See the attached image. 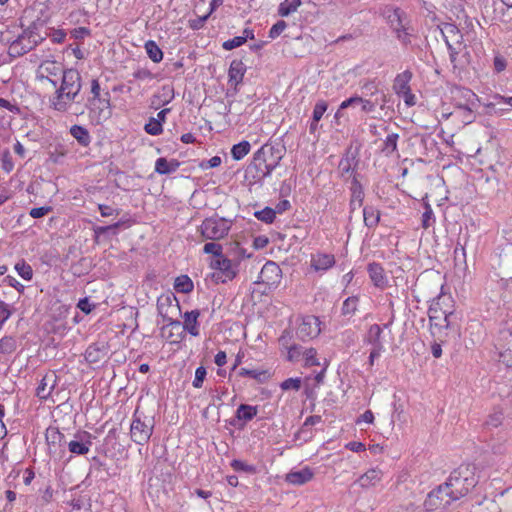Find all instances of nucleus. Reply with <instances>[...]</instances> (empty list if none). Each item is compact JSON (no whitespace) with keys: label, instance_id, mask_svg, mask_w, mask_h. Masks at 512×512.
I'll return each instance as SVG.
<instances>
[{"label":"nucleus","instance_id":"864d4df0","mask_svg":"<svg viewBox=\"0 0 512 512\" xmlns=\"http://www.w3.org/2000/svg\"><path fill=\"white\" fill-rule=\"evenodd\" d=\"M390 22L393 26L394 30L397 32L398 38H401V32L403 30V25L401 23V15L399 10H395L393 14L390 16Z\"/></svg>","mask_w":512,"mask_h":512},{"label":"nucleus","instance_id":"3c124183","mask_svg":"<svg viewBox=\"0 0 512 512\" xmlns=\"http://www.w3.org/2000/svg\"><path fill=\"white\" fill-rule=\"evenodd\" d=\"M301 384H302V381H301V378H299V377L288 378L280 384V388L284 391H287V390L298 391L301 388Z\"/></svg>","mask_w":512,"mask_h":512},{"label":"nucleus","instance_id":"cd10ccee","mask_svg":"<svg viewBox=\"0 0 512 512\" xmlns=\"http://www.w3.org/2000/svg\"><path fill=\"white\" fill-rule=\"evenodd\" d=\"M412 73L408 70L398 74L394 80L393 89L397 95L410 89L409 82L411 81Z\"/></svg>","mask_w":512,"mask_h":512},{"label":"nucleus","instance_id":"79ce46f5","mask_svg":"<svg viewBox=\"0 0 512 512\" xmlns=\"http://www.w3.org/2000/svg\"><path fill=\"white\" fill-rule=\"evenodd\" d=\"M399 139V135L397 133L389 134L384 140L383 151L386 155H391L397 151V142Z\"/></svg>","mask_w":512,"mask_h":512},{"label":"nucleus","instance_id":"f03ea898","mask_svg":"<svg viewBox=\"0 0 512 512\" xmlns=\"http://www.w3.org/2000/svg\"><path fill=\"white\" fill-rule=\"evenodd\" d=\"M82 88L81 76L76 69H67L62 74V82L56 90L51 103L52 107L59 112H66L76 101Z\"/></svg>","mask_w":512,"mask_h":512},{"label":"nucleus","instance_id":"4468645a","mask_svg":"<svg viewBox=\"0 0 512 512\" xmlns=\"http://www.w3.org/2000/svg\"><path fill=\"white\" fill-rule=\"evenodd\" d=\"M447 302H451L450 296H439L437 300L429 308V318L431 321L440 318V313L443 315L444 321L446 322L445 327H449V318L453 315V311L446 309L443 305Z\"/></svg>","mask_w":512,"mask_h":512},{"label":"nucleus","instance_id":"8fccbe9b","mask_svg":"<svg viewBox=\"0 0 512 512\" xmlns=\"http://www.w3.org/2000/svg\"><path fill=\"white\" fill-rule=\"evenodd\" d=\"M1 168L6 172L10 173L14 169V162L9 150H4L1 154Z\"/></svg>","mask_w":512,"mask_h":512},{"label":"nucleus","instance_id":"1a4fd4ad","mask_svg":"<svg viewBox=\"0 0 512 512\" xmlns=\"http://www.w3.org/2000/svg\"><path fill=\"white\" fill-rule=\"evenodd\" d=\"M282 279V270L278 264L273 261H267L256 280V284L265 285V289L273 290L278 287Z\"/></svg>","mask_w":512,"mask_h":512},{"label":"nucleus","instance_id":"7ed1b4c3","mask_svg":"<svg viewBox=\"0 0 512 512\" xmlns=\"http://www.w3.org/2000/svg\"><path fill=\"white\" fill-rule=\"evenodd\" d=\"M442 34L449 49L450 61L453 68L462 69L470 61L469 52L462 41V34L453 24H446L442 29Z\"/></svg>","mask_w":512,"mask_h":512},{"label":"nucleus","instance_id":"393cba45","mask_svg":"<svg viewBox=\"0 0 512 512\" xmlns=\"http://www.w3.org/2000/svg\"><path fill=\"white\" fill-rule=\"evenodd\" d=\"M505 348H499V358L507 367H512V333L507 332L502 336Z\"/></svg>","mask_w":512,"mask_h":512},{"label":"nucleus","instance_id":"7c9ffc66","mask_svg":"<svg viewBox=\"0 0 512 512\" xmlns=\"http://www.w3.org/2000/svg\"><path fill=\"white\" fill-rule=\"evenodd\" d=\"M301 5V0H284L278 6V14L281 17H287L296 12Z\"/></svg>","mask_w":512,"mask_h":512},{"label":"nucleus","instance_id":"72a5a7b5","mask_svg":"<svg viewBox=\"0 0 512 512\" xmlns=\"http://www.w3.org/2000/svg\"><path fill=\"white\" fill-rule=\"evenodd\" d=\"M382 328L378 324H373L370 326L367 332V341L374 347H384L381 339Z\"/></svg>","mask_w":512,"mask_h":512},{"label":"nucleus","instance_id":"603ef678","mask_svg":"<svg viewBox=\"0 0 512 512\" xmlns=\"http://www.w3.org/2000/svg\"><path fill=\"white\" fill-rule=\"evenodd\" d=\"M327 108H328V104L324 100H319L315 104L314 109H313V116H312V118L314 119V123L319 122L321 120L324 113L327 111Z\"/></svg>","mask_w":512,"mask_h":512},{"label":"nucleus","instance_id":"b1692460","mask_svg":"<svg viewBox=\"0 0 512 512\" xmlns=\"http://www.w3.org/2000/svg\"><path fill=\"white\" fill-rule=\"evenodd\" d=\"M364 192L360 182L354 177L351 186L350 210L351 212L361 208Z\"/></svg>","mask_w":512,"mask_h":512},{"label":"nucleus","instance_id":"bb28decb","mask_svg":"<svg viewBox=\"0 0 512 512\" xmlns=\"http://www.w3.org/2000/svg\"><path fill=\"white\" fill-rule=\"evenodd\" d=\"M246 68L242 61L240 60H233L229 67V81L233 82L235 85L242 82L244 74H245Z\"/></svg>","mask_w":512,"mask_h":512},{"label":"nucleus","instance_id":"aec40b11","mask_svg":"<svg viewBox=\"0 0 512 512\" xmlns=\"http://www.w3.org/2000/svg\"><path fill=\"white\" fill-rule=\"evenodd\" d=\"M57 383V377L54 373H47L43 376L36 389V395L41 400H46L51 395Z\"/></svg>","mask_w":512,"mask_h":512},{"label":"nucleus","instance_id":"6e6552de","mask_svg":"<svg viewBox=\"0 0 512 512\" xmlns=\"http://www.w3.org/2000/svg\"><path fill=\"white\" fill-rule=\"evenodd\" d=\"M87 108L97 123L107 120L111 116L110 93L107 91L101 97L88 98Z\"/></svg>","mask_w":512,"mask_h":512},{"label":"nucleus","instance_id":"4c0bfd02","mask_svg":"<svg viewBox=\"0 0 512 512\" xmlns=\"http://www.w3.org/2000/svg\"><path fill=\"white\" fill-rule=\"evenodd\" d=\"M250 148L251 145L248 141H241L240 143L233 145L231 155L234 160H241L250 152Z\"/></svg>","mask_w":512,"mask_h":512},{"label":"nucleus","instance_id":"a19ab883","mask_svg":"<svg viewBox=\"0 0 512 512\" xmlns=\"http://www.w3.org/2000/svg\"><path fill=\"white\" fill-rule=\"evenodd\" d=\"M15 270L18 275L22 277L24 280L29 281L33 277L32 267L26 263L24 260H21L15 264Z\"/></svg>","mask_w":512,"mask_h":512},{"label":"nucleus","instance_id":"ea45409f","mask_svg":"<svg viewBox=\"0 0 512 512\" xmlns=\"http://www.w3.org/2000/svg\"><path fill=\"white\" fill-rule=\"evenodd\" d=\"M364 223L367 227H374L378 224L380 216L377 211L371 207H365L363 209Z\"/></svg>","mask_w":512,"mask_h":512},{"label":"nucleus","instance_id":"69168bd1","mask_svg":"<svg viewBox=\"0 0 512 512\" xmlns=\"http://www.w3.org/2000/svg\"><path fill=\"white\" fill-rule=\"evenodd\" d=\"M133 77L139 80H151L153 79V73L146 68H139L133 73Z\"/></svg>","mask_w":512,"mask_h":512},{"label":"nucleus","instance_id":"a878e982","mask_svg":"<svg viewBox=\"0 0 512 512\" xmlns=\"http://www.w3.org/2000/svg\"><path fill=\"white\" fill-rule=\"evenodd\" d=\"M180 163L176 159L167 160L164 157H160L155 162V172L161 175L174 173L179 168Z\"/></svg>","mask_w":512,"mask_h":512},{"label":"nucleus","instance_id":"e433bc0d","mask_svg":"<svg viewBox=\"0 0 512 512\" xmlns=\"http://www.w3.org/2000/svg\"><path fill=\"white\" fill-rule=\"evenodd\" d=\"M359 303L358 296H350L346 298L342 304L341 312L344 316H353L357 311Z\"/></svg>","mask_w":512,"mask_h":512},{"label":"nucleus","instance_id":"774afa93","mask_svg":"<svg viewBox=\"0 0 512 512\" xmlns=\"http://www.w3.org/2000/svg\"><path fill=\"white\" fill-rule=\"evenodd\" d=\"M10 316L11 311L9 310L8 305L0 300V325L3 326Z\"/></svg>","mask_w":512,"mask_h":512},{"label":"nucleus","instance_id":"c85d7f7f","mask_svg":"<svg viewBox=\"0 0 512 512\" xmlns=\"http://www.w3.org/2000/svg\"><path fill=\"white\" fill-rule=\"evenodd\" d=\"M360 88L366 96H375L379 93L382 94L381 107L386 103V95L380 91L379 85L375 80L366 79L360 82Z\"/></svg>","mask_w":512,"mask_h":512},{"label":"nucleus","instance_id":"c03bdc74","mask_svg":"<svg viewBox=\"0 0 512 512\" xmlns=\"http://www.w3.org/2000/svg\"><path fill=\"white\" fill-rule=\"evenodd\" d=\"M231 467L237 472H245L248 474H255L257 472V469L254 465L248 464L238 459H234L231 462Z\"/></svg>","mask_w":512,"mask_h":512},{"label":"nucleus","instance_id":"a211bd4d","mask_svg":"<svg viewBox=\"0 0 512 512\" xmlns=\"http://www.w3.org/2000/svg\"><path fill=\"white\" fill-rule=\"evenodd\" d=\"M157 308H158L159 314L163 317V321L166 322L167 325L173 326V327L180 325V321L173 319L169 315L170 310H171V312L172 311H178V312L180 311L178 302L173 304L171 298L169 296H167L164 299L160 298L158 300Z\"/></svg>","mask_w":512,"mask_h":512},{"label":"nucleus","instance_id":"0e129e2a","mask_svg":"<svg viewBox=\"0 0 512 512\" xmlns=\"http://www.w3.org/2000/svg\"><path fill=\"white\" fill-rule=\"evenodd\" d=\"M51 211L52 207L50 206L37 207L32 208L29 212V215L33 218H41L50 213Z\"/></svg>","mask_w":512,"mask_h":512},{"label":"nucleus","instance_id":"49530a36","mask_svg":"<svg viewBox=\"0 0 512 512\" xmlns=\"http://www.w3.org/2000/svg\"><path fill=\"white\" fill-rule=\"evenodd\" d=\"M435 223V216L429 204H425V210L422 214V227L428 229Z\"/></svg>","mask_w":512,"mask_h":512},{"label":"nucleus","instance_id":"2eb2a0df","mask_svg":"<svg viewBox=\"0 0 512 512\" xmlns=\"http://www.w3.org/2000/svg\"><path fill=\"white\" fill-rule=\"evenodd\" d=\"M367 272L373 285L380 290H384L389 286V280L384 268L381 264L372 262L367 266Z\"/></svg>","mask_w":512,"mask_h":512},{"label":"nucleus","instance_id":"13d9d810","mask_svg":"<svg viewBox=\"0 0 512 512\" xmlns=\"http://www.w3.org/2000/svg\"><path fill=\"white\" fill-rule=\"evenodd\" d=\"M460 116L462 117V121L465 124H469L474 121L475 115L474 111L476 108H470V111H468V107H457L456 108Z\"/></svg>","mask_w":512,"mask_h":512},{"label":"nucleus","instance_id":"4d7b16f0","mask_svg":"<svg viewBox=\"0 0 512 512\" xmlns=\"http://www.w3.org/2000/svg\"><path fill=\"white\" fill-rule=\"evenodd\" d=\"M156 98L163 97L162 100L158 102V104H168L174 98L173 88L170 86H163L160 92V95H156Z\"/></svg>","mask_w":512,"mask_h":512},{"label":"nucleus","instance_id":"052dcab7","mask_svg":"<svg viewBox=\"0 0 512 512\" xmlns=\"http://www.w3.org/2000/svg\"><path fill=\"white\" fill-rule=\"evenodd\" d=\"M206 375H207V371H206L205 367H203V366L198 367L195 371V377L192 382L193 387L201 388L203 385V382L206 378Z\"/></svg>","mask_w":512,"mask_h":512},{"label":"nucleus","instance_id":"c9c22d12","mask_svg":"<svg viewBox=\"0 0 512 512\" xmlns=\"http://www.w3.org/2000/svg\"><path fill=\"white\" fill-rule=\"evenodd\" d=\"M194 288L192 280L187 275L175 279L174 289L180 293H190Z\"/></svg>","mask_w":512,"mask_h":512},{"label":"nucleus","instance_id":"5fc2aeb1","mask_svg":"<svg viewBox=\"0 0 512 512\" xmlns=\"http://www.w3.org/2000/svg\"><path fill=\"white\" fill-rule=\"evenodd\" d=\"M316 355H317V352L313 348L305 350L304 353H303L304 361H305V366L320 365V362L317 359Z\"/></svg>","mask_w":512,"mask_h":512},{"label":"nucleus","instance_id":"412c9836","mask_svg":"<svg viewBox=\"0 0 512 512\" xmlns=\"http://www.w3.org/2000/svg\"><path fill=\"white\" fill-rule=\"evenodd\" d=\"M314 472L309 467H304L301 470H292L285 476V481L292 485H303L312 480Z\"/></svg>","mask_w":512,"mask_h":512},{"label":"nucleus","instance_id":"423d86ee","mask_svg":"<svg viewBox=\"0 0 512 512\" xmlns=\"http://www.w3.org/2000/svg\"><path fill=\"white\" fill-rule=\"evenodd\" d=\"M210 267L215 270L212 273V278L216 283H227L237 276L239 262L231 260L225 255H218V258L211 259Z\"/></svg>","mask_w":512,"mask_h":512},{"label":"nucleus","instance_id":"680f3d73","mask_svg":"<svg viewBox=\"0 0 512 512\" xmlns=\"http://www.w3.org/2000/svg\"><path fill=\"white\" fill-rule=\"evenodd\" d=\"M286 28L287 23L284 20L277 21L269 31V37L271 39L277 38Z\"/></svg>","mask_w":512,"mask_h":512},{"label":"nucleus","instance_id":"338daca9","mask_svg":"<svg viewBox=\"0 0 512 512\" xmlns=\"http://www.w3.org/2000/svg\"><path fill=\"white\" fill-rule=\"evenodd\" d=\"M502 420H503V414L501 412H495L488 417L486 424L490 427L496 428L499 425H501Z\"/></svg>","mask_w":512,"mask_h":512},{"label":"nucleus","instance_id":"f257e3e1","mask_svg":"<svg viewBox=\"0 0 512 512\" xmlns=\"http://www.w3.org/2000/svg\"><path fill=\"white\" fill-rule=\"evenodd\" d=\"M475 468L462 465L454 470L446 482L432 490L424 502L427 510L449 509L453 503L465 497L478 482Z\"/></svg>","mask_w":512,"mask_h":512},{"label":"nucleus","instance_id":"2f4dec72","mask_svg":"<svg viewBox=\"0 0 512 512\" xmlns=\"http://www.w3.org/2000/svg\"><path fill=\"white\" fill-rule=\"evenodd\" d=\"M148 57L154 62L159 63L163 59V52L157 43L153 40H148L144 45Z\"/></svg>","mask_w":512,"mask_h":512},{"label":"nucleus","instance_id":"f3484780","mask_svg":"<svg viewBox=\"0 0 512 512\" xmlns=\"http://www.w3.org/2000/svg\"><path fill=\"white\" fill-rule=\"evenodd\" d=\"M454 101L456 108L468 107V111H470V108L478 107L477 95L472 90L467 88H456L454 91Z\"/></svg>","mask_w":512,"mask_h":512},{"label":"nucleus","instance_id":"ddd939ff","mask_svg":"<svg viewBox=\"0 0 512 512\" xmlns=\"http://www.w3.org/2000/svg\"><path fill=\"white\" fill-rule=\"evenodd\" d=\"M335 263V256L330 253L317 251L310 255V268L316 273H325L332 268Z\"/></svg>","mask_w":512,"mask_h":512},{"label":"nucleus","instance_id":"e2e57ef3","mask_svg":"<svg viewBox=\"0 0 512 512\" xmlns=\"http://www.w3.org/2000/svg\"><path fill=\"white\" fill-rule=\"evenodd\" d=\"M494 102H490L487 104L488 108H494L497 104H506L512 107V96L506 97L500 94H495L493 97Z\"/></svg>","mask_w":512,"mask_h":512},{"label":"nucleus","instance_id":"9b49d317","mask_svg":"<svg viewBox=\"0 0 512 512\" xmlns=\"http://www.w3.org/2000/svg\"><path fill=\"white\" fill-rule=\"evenodd\" d=\"M93 436L87 431H77L67 443L68 450L74 455L83 456L89 453L93 444Z\"/></svg>","mask_w":512,"mask_h":512},{"label":"nucleus","instance_id":"5701e85b","mask_svg":"<svg viewBox=\"0 0 512 512\" xmlns=\"http://www.w3.org/2000/svg\"><path fill=\"white\" fill-rule=\"evenodd\" d=\"M200 312L192 310L184 314L183 328L188 331L192 336H198L200 333L198 318Z\"/></svg>","mask_w":512,"mask_h":512},{"label":"nucleus","instance_id":"dca6fc26","mask_svg":"<svg viewBox=\"0 0 512 512\" xmlns=\"http://www.w3.org/2000/svg\"><path fill=\"white\" fill-rule=\"evenodd\" d=\"M39 36L33 32L24 31L18 38L11 44V49L17 53H26L33 49L39 41Z\"/></svg>","mask_w":512,"mask_h":512},{"label":"nucleus","instance_id":"f8f14e48","mask_svg":"<svg viewBox=\"0 0 512 512\" xmlns=\"http://www.w3.org/2000/svg\"><path fill=\"white\" fill-rule=\"evenodd\" d=\"M64 71L62 63L55 60H46L39 65L36 71V78L40 81L47 80L53 87H56L57 80L53 79V77L63 74Z\"/></svg>","mask_w":512,"mask_h":512},{"label":"nucleus","instance_id":"0eeeda50","mask_svg":"<svg viewBox=\"0 0 512 512\" xmlns=\"http://www.w3.org/2000/svg\"><path fill=\"white\" fill-rule=\"evenodd\" d=\"M231 223L217 216L206 218L199 227V232L204 239L220 240L230 231Z\"/></svg>","mask_w":512,"mask_h":512},{"label":"nucleus","instance_id":"6ab92c4d","mask_svg":"<svg viewBox=\"0 0 512 512\" xmlns=\"http://www.w3.org/2000/svg\"><path fill=\"white\" fill-rule=\"evenodd\" d=\"M109 352V346L105 342L90 344L85 351V359L90 364H96L104 359Z\"/></svg>","mask_w":512,"mask_h":512},{"label":"nucleus","instance_id":"58836bf2","mask_svg":"<svg viewBox=\"0 0 512 512\" xmlns=\"http://www.w3.org/2000/svg\"><path fill=\"white\" fill-rule=\"evenodd\" d=\"M17 348V341L12 336H4L0 339V354L7 355L13 353Z\"/></svg>","mask_w":512,"mask_h":512},{"label":"nucleus","instance_id":"de8ad7c7","mask_svg":"<svg viewBox=\"0 0 512 512\" xmlns=\"http://www.w3.org/2000/svg\"><path fill=\"white\" fill-rule=\"evenodd\" d=\"M378 104V99L372 100L359 96V105L361 106V110L364 113L374 112Z\"/></svg>","mask_w":512,"mask_h":512},{"label":"nucleus","instance_id":"473e14b6","mask_svg":"<svg viewBox=\"0 0 512 512\" xmlns=\"http://www.w3.org/2000/svg\"><path fill=\"white\" fill-rule=\"evenodd\" d=\"M70 133L82 146H87L91 141L88 130L83 126L73 125Z\"/></svg>","mask_w":512,"mask_h":512},{"label":"nucleus","instance_id":"6e6d98bb","mask_svg":"<svg viewBox=\"0 0 512 512\" xmlns=\"http://www.w3.org/2000/svg\"><path fill=\"white\" fill-rule=\"evenodd\" d=\"M203 251L206 254H212L213 255L212 259L218 258V255H224L222 253V246L220 244H217L214 242L206 243L203 247Z\"/></svg>","mask_w":512,"mask_h":512},{"label":"nucleus","instance_id":"c756f323","mask_svg":"<svg viewBox=\"0 0 512 512\" xmlns=\"http://www.w3.org/2000/svg\"><path fill=\"white\" fill-rule=\"evenodd\" d=\"M258 413L257 406L248 404H241L236 410V420L243 421L244 423L252 420Z\"/></svg>","mask_w":512,"mask_h":512},{"label":"nucleus","instance_id":"20e7f679","mask_svg":"<svg viewBox=\"0 0 512 512\" xmlns=\"http://www.w3.org/2000/svg\"><path fill=\"white\" fill-rule=\"evenodd\" d=\"M154 429L153 419L136 410L130 425L131 440L138 445H145L150 440Z\"/></svg>","mask_w":512,"mask_h":512},{"label":"nucleus","instance_id":"a18cd8bd","mask_svg":"<svg viewBox=\"0 0 512 512\" xmlns=\"http://www.w3.org/2000/svg\"><path fill=\"white\" fill-rule=\"evenodd\" d=\"M144 130L147 134L152 136H158L163 132V126L154 117H151L144 126Z\"/></svg>","mask_w":512,"mask_h":512},{"label":"nucleus","instance_id":"37998d69","mask_svg":"<svg viewBox=\"0 0 512 512\" xmlns=\"http://www.w3.org/2000/svg\"><path fill=\"white\" fill-rule=\"evenodd\" d=\"M254 215L258 220L265 222L267 224H271L275 220L276 211L272 208L265 207L260 211H256Z\"/></svg>","mask_w":512,"mask_h":512},{"label":"nucleus","instance_id":"bf43d9fd","mask_svg":"<svg viewBox=\"0 0 512 512\" xmlns=\"http://www.w3.org/2000/svg\"><path fill=\"white\" fill-rule=\"evenodd\" d=\"M245 42H246V37L236 36L232 39L225 41L223 43L222 47L225 50H232V49L242 46Z\"/></svg>","mask_w":512,"mask_h":512},{"label":"nucleus","instance_id":"09e8293b","mask_svg":"<svg viewBox=\"0 0 512 512\" xmlns=\"http://www.w3.org/2000/svg\"><path fill=\"white\" fill-rule=\"evenodd\" d=\"M359 105V95L355 94L348 99L341 102L337 112L335 113V117H341L342 116V110L347 109L349 107H354Z\"/></svg>","mask_w":512,"mask_h":512},{"label":"nucleus","instance_id":"9d476101","mask_svg":"<svg viewBox=\"0 0 512 512\" xmlns=\"http://www.w3.org/2000/svg\"><path fill=\"white\" fill-rule=\"evenodd\" d=\"M320 324L318 317L313 315L304 316L297 327L296 334L303 341L313 339L321 332Z\"/></svg>","mask_w":512,"mask_h":512},{"label":"nucleus","instance_id":"39448f33","mask_svg":"<svg viewBox=\"0 0 512 512\" xmlns=\"http://www.w3.org/2000/svg\"><path fill=\"white\" fill-rule=\"evenodd\" d=\"M272 155L273 147L268 145L262 146L255 153L253 163L248 170L250 173L253 170H256V174L253 175V178L257 180H262L263 178L269 176L272 173V171L278 165V161L280 159V157H278L277 160L269 161L268 156Z\"/></svg>","mask_w":512,"mask_h":512},{"label":"nucleus","instance_id":"f704fd0d","mask_svg":"<svg viewBox=\"0 0 512 512\" xmlns=\"http://www.w3.org/2000/svg\"><path fill=\"white\" fill-rule=\"evenodd\" d=\"M45 437L50 448L52 446L60 445L65 438L64 434H62L56 427L47 428Z\"/></svg>","mask_w":512,"mask_h":512},{"label":"nucleus","instance_id":"4be33fe9","mask_svg":"<svg viewBox=\"0 0 512 512\" xmlns=\"http://www.w3.org/2000/svg\"><path fill=\"white\" fill-rule=\"evenodd\" d=\"M383 477V472L379 468H371L359 477L357 482L362 488H370L377 485Z\"/></svg>","mask_w":512,"mask_h":512}]
</instances>
